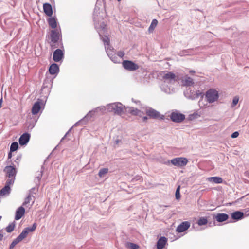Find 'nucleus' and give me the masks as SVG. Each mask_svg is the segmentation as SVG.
I'll list each match as a JSON object with an SVG mask.
<instances>
[{"label": "nucleus", "instance_id": "f257e3e1", "mask_svg": "<svg viewBox=\"0 0 249 249\" xmlns=\"http://www.w3.org/2000/svg\"><path fill=\"white\" fill-rule=\"evenodd\" d=\"M36 223H34L31 227H27L25 228L21 233L15 239L10 246L9 249H13L14 247L25 239L30 232H32L35 231L36 228Z\"/></svg>", "mask_w": 249, "mask_h": 249}, {"label": "nucleus", "instance_id": "f03ea898", "mask_svg": "<svg viewBox=\"0 0 249 249\" xmlns=\"http://www.w3.org/2000/svg\"><path fill=\"white\" fill-rule=\"evenodd\" d=\"M61 39V32L60 28L53 29L51 31L49 42L51 49H54L58 47L59 41Z\"/></svg>", "mask_w": 249, "mask_h": 249}, {"label": "nucleus", "instance_id": "7ed1b4c3", "mask_svg": "<svg viewBox=\"0 0 249 249\" xmlns=\"http://www.w3.org/2000/svg\"><path fill=\"white\" fill-rule=\"evenodd\" d=\"M108 111L122 116L126 111V108L120 103H114L107 106Z\"/></svg>", "mask_w": 249, "mask_h": 249}, {"label": "nucleus", "instance_id": "20e7f679", "mask_svg": "<svg viewBox=\"0 0 249 249\" xmlns=\"http://www.w3.org/2000/svg\"><path fill=\"white\" fill-rule=\"evenodd\" d=\"M219 97L218 91L214 89H211L208 90L206 93L207 101L212 103L217 100Z\"/></svg>", "mask_w": 249, "mask_h": 249}, {"label": "nucleus", "instance_id": "39448f33", "mask_svg": "<svg viewBox=\"0 0 249 249\" xmlns=\"http://www.w3.org/2000/svg\"><path fill=\"white\" fill-rule=\"evenodd\" d=\"M188 162V160L184 157H178L171 160V163L173 165L178 167L185 166Z\"/></svg>", "mask_w": 249, "mask_h": 249}, {"label": "nucleus", "instance_id": "423d86ee", "mask_svg": "<svg viewBox=\"0 0 249 249\" xmlns=\"http://www.w3.org/2000/svg\"><path fill=\"white\" fill-rule=\"evenodd\" d=\"M178 76L172 72H167L164 73L162 76V80H164L165 82L168 83L175 82L178 80Z\"/></svg>", "mask_w": 249, "mask_h": 249}, {"label": "nucleus", "instance_id": "0eeeda50", "mask_svg": "<svg viewBox=\"0 0 249 249\" xmlns=\"http://www.w3.org/2000/svg\"><path fill=\"white\" fill-rule=\"evenodd\" d=\"M146 114L150 118L155 119H164V116L161 115L158 111L152 108L147 109L146 111Z\"/></svg>", "mask_w": 249, "mask_h": 249}, {"label": "nucleus", "instance_id": "6e6552de", "mask_svg": "<svg viewBox=\"0 0 249 249\" xmlns=\"http://www.w3.org/2000/svg\"><path fill=\"white\" fill-rule=\"evenodd\" d=\"M122 64L124 68L128 71H135L139 68L137 64L129 60H124Z\"/></svg>", "mask_w": 249, "mask_h": 249}, {"label": "nucleus", "instance_id": "1a4fd4ad", "mask_svg": "<svg viewBox=\"0 0 249 249\" xmlns=\"http://www.w3.org/2000/svg\"><path fill=\"white\" fill-rule=\"evenodd\" d=\"M4 172L8 178H15L17 174V170L16 168L12 166H7L4 169Z\"/></svg>", "mask_w": 249, "mask_h": 249}, {"label": "nucleus", "instance_id": "9d476101", "mask_svg": "<svg viewBox=\"0 0 249 249\" xmlns=\"http://www.w3.org/2000/svg\"><path fill=\"white\" fill-rule=\"evenodd\" d=\"M170 118L173 122L179 123L183 121L185 118V116L184 114L180 113L174 112L171 113Z\"/></svg>", "mask_w": 249, "mask_h": 249}, {"label": "nucleus", "instance_id": "9b49d317", "mask_svg": "<svg viewBox=\"0 0 249 249\" xmlns=\"http://www.w3.org/2000/svg\"><path fill=\"white\" fill-rule=\"evenodd\" d=\"M64 56V53L62 50L58 49H56L53 53V59L55 62H59L62 59Z\"/></svg>", "mask_w": 249, "mask_h": 249}, {"label": "nucleus", "instance_id": "f8f14e48", "mask_svg": "<svg viewBox=\"0 0 249 249\" xmlns=\"http://www.w3.org/2000/svg\"><path fill=\"white\" fill-rule=\"evenodd\" d=\"M190 226L188 221H185L181 223L177 228V231L178 232H182L187 230Z\"/></svg>", "mask_w": 249, "mask_h": 249}, {"label": "nucleus", "instance_id": "ddd939ff", "mask_svg": "<svg viewBox=\"0 0 249 249\" xmlns=\"http://www.w3.org/2000/svg\"><path fill=\"white\" fill-rule=\"evenodd\" d=\"M35 199L33 196L31 194H29L28 196L25 198V200L23 203V206H29L31 207L34 204Z\"/></svg>", "mask_w": 249, "mask_h": 249}, {"label": "nucleus", "instance_id": "4468645a", "mask_svg": "<svg viewBox=\"0 0 249 249\" xmlns=\"http://www.w3.org/2000/svg\"><path fill=\"white\" fill-rule=\"evenodd\" d=\"M167 242V239L165 237H161L157 243V249H163Z\"/></svg>", "mask_w": 249, "mask_h": 249}, {"label": "nucleus", "instance_id": "2eb2a0df", "mask_svg": "<svg viewBox=\"0 0 249 249\" xmlns=\"http://www.w3.org/2000/svg\"><path fill=\"white\" fill-rule=\"evenodd\" d=\"M30 135L28 133H25L22 134L19 139V143L21 145L26 144L29 141Z\"/></svg>", "mask_w": 249, "mask_h": 249}, {"label": "nucleus", "instance_id": "dca6fc26", "mask_svg": "<svg viewBox=\"0 0 249 249\" xmlns=\"http://www.w3.org/2000/svg\"><path fill=\"white\" fill-rule=\"evenodd\" d=\"M43 10L45 14L49 17L52 16L53 14V9L51 5L49 3H44L43 4Z\"/></svg>", "mask_w": 249, "mask_h": 249}, {"label": "nucleus", "instance_id": "f3484780", "mask_svg": "<svg viewBox=\"0 0 249 249\" xmlns=\"http://www.w3.org/2000/svg\"><path fill=\"white\" fill-rule=\"evenodd\" d=\"M25 213V209L20 206L19 207L16 212L15 219L16 220L20 219Z\"/></svg>", "mask_w": 249, "mask_h": 249}, {"label": "nucleus", "instance_id": "a211bd4d", "mask_svg": "<svg viewBox=\"0 0 249 249\" xmlns=\"http://www.w3.org/2000/svg\"><path fill=\"white\" fill-rule=\"evenodd\" d=\"M41 108V102L37 101L33 105L32 108V113L33 115L37 114L40 111Z\"/></svg>", "mask_w": 249, "mask_h": 249}, {"label": "nucleus", "instance_id": "6ab92c4d", "mask_svg": "<svg viewBox=\"0 0 249 249\" xmlns=\"http://www.w3.org/2000/svg\"><path fill=\"white\" fill-rule=\"evenodd\" d=\"M49 71L51 74L53 75L56 74L59 71L58 66L55 63L52 64L50 66Z\"/></svg>", "mask_w": 249, "mask_h": 249}, {"label": "nucleus", "instance_id": "aec40b11", "mask_svg": "<svg viewBox=\"0 0 249 249\" xmlns=\"http://www.w3.org/2000/svg\"><path fill=\"white\" fill-rule=\"evenodd\" d=\"M231 216L233 219L238 220L243 217L244 213L240 211H236L231 213Z\"/></svg>", "mask_w": 249, "mask_h": 249}, {"label": "nucleus", "instance_id": "412c9836", "mask_svg": "<svg viewBox=\"0 0 249 249\" xmlns=\"http://www.w3.org/2000/svg\"><path fill=\"white\" fill-rule=\"evenodd\" d=\"M228 218V215L225 213H218L215 217V219L218 222L225 221L227 220Z\"/></svg>", "mask_w": 249, "mask_h": 249}, {"label": "nucleus", "instance_id": "4be33fe9", "mask_svg": "<svg viewBox=\"0 0 249 249\" xmlns=\"http://www.w3.org/2000/svg\"><path fill=\"white\" fill-rule=\"evenodd\" d=\"M11 191L10 187L5 186L0 190V196H4L8 195Z\"/></svg>", "mask_w": 249, "mask_h": 249}, {"label": "nucleus", "instance_id": "5701e85b", "mask_svg": "<svg viewBox=\"0 0 249 249\" xmlns=\"http://www.w3.org/2000/svg\"><path fill=\"white\" fill-rule=\"evenodd\" d=\"M182 84L184 86H192L194 84V81L192 78L190 77H186L184 79L182 80Z\"/></svg>", "mask_w": 249, "mask_h": 249}, {"label": "nucleus", "instance_id": "b1692460", "mask_svg": "<svg viewBox=\"0 0 249 249\" xmlns=\"http://www.w3.org/2000/svg\"><path fill=\"white\" fill-rule=\"evenodd\" d=\"M49 25L53 29H57V23L56 19L54 18H49L48 20Z\"/></svg>", "mask_w": 249, "mask_h": 249}, {"label": "nucleus", "instance_id": "393cba45", "mask_svg": "<svg viewBox=\"0 0 249 249\" xmlns=\"http://www.w3.org/2000/svg\"><path fill=\"white\" fill-rule=\"evenodd\" d=\"M208 180L209 181H212L215 183H222L223 179L221 177H213L208 178Z\"/></svg>", "mask_w": 249, "mask_h": 249}, {"label": "nucleus", "instance_id": "a878e982", "mask_svg": "<svg viewBox=\"0 0 249 249\" xmlns=\"http://www.w3.org/2000/svg\"><path fill=\"white\" fill-rule=\"evenodd\" d=\"M126 112H128L132 115H138L139 113L141 112V111L136 108H129L128 110H126Z\"/></svg>", "mask_w": 249, "mask_h": 249}, {"label": "nucleus", "instance_id": "bb28decb", "mask_svg": "<svg viewBox=\"0 0 249 249\" xmlns=\"http://www.w3.org/2000/svg\"><path fill=\"white\" fill-rule=\"evenodd\" d=\"M157 24H158L157 20H156L155 19L152 20L151 25L148 29L149 31L150 32H152L154 31L155 28L157 26Z\"/></svg>", "mask_w": 249, "mask_h": 249}, {"label": "nucleus", "instance_id": "cd10ccee", "mask_svg": "<svg viewBox=\"0 0 249 249\" xmlns=\"http://www.w3.org/2000/svg\"><path fill=\"white\" fill-rule=\"evenodd\" d=\"M108 168H102L100 170V171L99 172L98 176H99V177L102 178V177H104V176L105 174H107L108 173Z\"/></svg>", "mask_w": 249, "mask_h": 249}, {"label": "nucleus", "instance_id": "c85d7f7f", "mask_svg": "<svg viewBox=\"0 0 249 249\" xmlns=\"http://www.w3.org/2000/svg\"><path fill=\"white\" fill-rule=\"evenodd\" d=\"M208 223L207 219L205 217H201L198 220L197 224L199 226L205 225Z\"/></svg>", "mask_w": 249, "mask_h": 249}, {"label": "nucleus", "instance_id": "c756f323", "mask_svg": "<svg viewBox=\"0 0 249 249\" xmlns=\"http://www.w3.org/2000/svg\"><path fill=\"white\" fill-rule=\"evenodd\" d=\"M15 180V178H8L6 180L5 186L10 187L11 185H12L14 184Z\"/></svg>", "mask_w": 249, "mask_h": 249}, {"label": "nucleus", "instance_id": "7c9ffc66", "mask_svg": "<svg viewBox=\"0 0 249 249\" xmlns=\"http://www.w3.org/2000/svg\"><path fill=\"white\" fill-rule=\"evenodd\" d=\"M15 225L14 223H12L10 224L6 228V231L7 232L10 233L15 228Z\"/></svg>", "mask_w": 249, "mask_h": 249}, {"label": "nucleus", "instance_id": "2f4dec72", "mask_svg": "<svg viewBox=\"0 0 249 249\" xmlns=\"http://www.w3.org/2000/svg\"><path fill=\"white\" fill-rule=\"evenodd\" d=\"M18 144L17 142H13L10 146V151L13 152L17 150L18 149Z\"/></svg>", "mask_w": 249, "mask_h": 249}, {"label": "nucleus", "instance_id": "473e14b6", "mask_svg": "<svg viewBox=\"0 0 249 249\" xmlns=\"http://www.w3.org/2000/svg\"><path fill=\"white\" fill-rule=\"evenodd\" d=\"M127 247L132 249H138L139 248V246L133 243H127Z\"/></svg>", "mask_w": 249, "mask_h": 249}, {"label": "nucleus", "instance_id": "72a5a7b5", "mask_svg": "<svg viewBox=\"0 0 249 249\" xmlns=\"http://www.w3.org/2000/svg\"><path fill=\"white\" fill-rule=\"evenodd\" d=\"M180 186H178L176 191L175 196H176V199L178 200L180 198Z\"/></svg>", "mask_w": 249, "mask_h": 249}, {"label": "nucleus", "instance_id": "f704fd0d", "mask_svg": "<svg viewBox=\"0 0 249 249\" xmlns=\"http://www.w3.org/2000/svg\"><path fill=\"white\" fill-rule=\"evenodd\" d=\"M239 101V97L238 96H235L233 99L232 103L231 104V107H235L238 103Z\"/></svg>", "mask_w": 249, "mask_h": 249}, {"label": "nucleus", "instance_id": "c9c22d12", "mask_svg": "<svg viewBox=\"0 0 249 249\" xmlns=\"http://www.w3.org/2000/svg\"><path fill=\"white\" fill-rule=\"evenodd\" d=\"M103 41L104 42V43L105 44H106L107 45H109V39L108 38V37L107 36H105L103 39Z\"/></svg>", "mask_w": 249, "mask_h": 249}, {"label": "nucleus", "instance_id": "e433bc0d", "mask_svg": "<svg viewBox=\"0 0 249 249\" xmlns=\"http://www.w3.org/2000/svg\"><path fill=\"white\" fill-rule=\"evenodd\" d=\"M117 55L120 58H123L124 55V53L123 51H119L117 53Z\"/></svg>", "mask_w": 249, "mask_h": 249}, {"label": "nucleus", "instance_id": "4c0bfd02", "mask_svg": "<svg viewBox=\"0 0 249 249\" xmlns=\"http://www.w3.org/2000/svg\"><path fill=\"white\" fill-rule=\"evenodd\" d=\"M238 136H239V133L237 131H235L231 134V137L232 138H237Z\"/></svg>", "mask_w": 249, "mask_h": 249}, {"label": "nucleus", "instance_id": "58836bf2", "mask_svg": "<svg viewBox=\"0 0 249 249\" xmlns=\"http://www.w3.org/2000/svg\"><path fill=\"white\" fill-rule=\"evenodd\" d=\"M8 157L9 159H10L11 158V157H12V153H11V151H10V152L8 153Z\"/></svg>", "mask_w": 249, "mask_h": 249}, {"label": "nucleus", "instance_id": "ea45409f", "mask_svg": "<svg viewBox=\"0 0 249 249\" xmlns=\"http://www.w3.org/2000/svg\"><path fill=\"white\" fill-rule=\"evenodd\" d=\"M2 99L1 98L0 100V108L1 107H2Z\"/></svg>", "mask_w": 249, "mask_h": 249}, {"label": "nucleus", "instance_id": "a19ab883", "mask_svg": "<svg viewBox=\"0 0 249 249\" xmlns=\"http://www.w3.org/2000/svg\"><path fill=\"white\" fill-rule=\"evenodd\" d=\"M142 119H143V121H146L147 120V117H146V116L143 117L142 118Z\"/></svg>", "mask_w": 249, "mask_h": 249}, {"label": "nucleus", "instance_id": "79ce46f5", "mask_svg": "<svg viewBox=\"0 0 249 249\" xmlns=\"http://www.w3.org/2000/svg\"><path fill=\"white\" fill-rule=\"evenodd\" d=\"M3 237V234L0 233V240H1Z\"/></svg>", "mask_w": 249, "mask_h": 249}]
</instances>
